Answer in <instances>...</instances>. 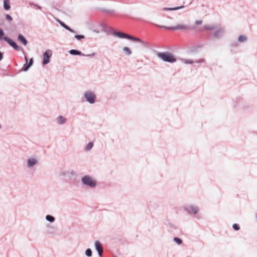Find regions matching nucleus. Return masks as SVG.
Listing matches in <instances>:
<instances>
[{
    "label": "nucleus",
    "mask_w": 257,
    "mask_h": 257,
    "mask_svg": "<svg viewBox=\"0 0 257 257\" xmlns=\"http://www.w3.org/2000/svg\"><path fill=\"white\" fill-rule=\"evenodd\" d=\"M81 182L82 185L90 189H94L97 186V181L93 176L85 175L81 177Z\"/></svg>",
    "instance_id": "obj_1"
},
{
    "label": "nucleus",
    "mask_w": 257,
    "mask_h": 257,
    "mask_svg": "<svg viewBox=\"0 0 257 257\" xmlns=\"http://www.w3.org/2000/svg\"><path fill=\"white\" fill-rule=\"evenodd\" d=\"M183 209L190 216L198 219L199 218V213L200 212V208L197 205L194 203H190L184 206Z\"/></svg>",
    "instance_id": "obj_2"
},
{
    "label": "nucleus",
    "mask_w": 257,
    "mask_h": 257,
    "mask_svg": "<svg viewBox=\"0 0 257 257\" xmlns=\"http://www.w3.org/2000/svg\"><path fill=\"white\" fill-rule=\"evenodd\" d=\"M157 56L160 59L166 62L173 63L176 61L174 55L169 52H158Z\"/></svg>",
    "instance_id": "obj_3"
},
{
    "label": "nucleus",
    "mask_w": 257,
    "mask_h": 257,
    "mask_svg": "<svg viewBox=\"0 0 257 257\" xmlns=\"http://www.w3.org/2000/svg\"><path fill=\"white\" fill-rule=\"evenodd\" d=\"M113 35L120 38H126L134 41L140 42L145 47L148 46V43L147 42L144 41L138 38L128 35L122 32H115L113 33Z\"/></svg>",
    "instance_id": "obj_4"
},
{
    "label": "nucleus",
    "mask_w": 257,
    "mask_h": 257,
    "mask_svg": "<svg viewBox=\"0 0 257 257\" xmlns=\"http://www.w3.org/2000/svg\"><path fill=\"white\" fill-rule=\"evenodd\" d=\"M83 97L85 100L91 104L95 103L96 101L97 97L95 92L90 89L84 91Z\"/></svg>",
    "instance_id": "obj_5"
},
{
    "label": "nucleus",
    "mask_w": 257,
    "mask_h": 257,
    "mask_svg": "<svg viewBox=\"0 0 257 257\" xmlns=\"http://www.w3.org/2000/svg\"><path fill=\"white\" fill-rule=\"evenodd\" d=\"M4 32L2 29L0 28V40H4L7 42L11 46L17 51H20L21 48L12 39L8 37H4Z\"/></svg>",
    "instance_id": "obj_6"
},
{
    "label": "nucleus",
    "mask_w": 257,
    "mask_h": 257,
    "mask_svg": "<svg viewBox=\"0 0 257 257\" xmlns=\"http://www.w3.org/2000/svg\"><path fill=\"white\" fill-rule=\"evenodd\" d=\"M159 27L162 28L167 29L171 30H189L194 29V28L192 26L184 24L177 25L174 27H166L163 26H159Z\"/></svg>",
    "instance_id": "obj_7"
},
{
    "label": "nucleus",
    "mask_w": 257,
    "mask_h": 257,
    "mask_svg": "<svg viewBox=\"0 0 257 257\" xmlns=\"http://www.w3.org/2000/svg\"><path fill=\"white\" fill-rule=\"evenodd\" d=\"M39 163V159L36 156L29 157L26 162V165L27 168L32 169L36 166Z\"/></svg>",
    "instance_id": "obj_8"
},
{
    "label": "nucleus",
    "mask_w": 257,
    "mask_h": 257,
    "mask_svg": "<svg viewBox=\"0 0 257 257\" xmlns=\"http://www.w3.org/2000/svg\"><path fill=\"white\" fill-rule=\"evenodd\" d=\"M52 55V51L50 50H47L43 55V64L47 65L50 62V58Z\"/></svg>",
    "instance_id": "obj_9"
},
{
    "label": "nucleus",
    "mask_w": 257,
    "mask_h": 257,
    "mask_svg": "<svg viewBox=\"0 0 257 257\" xmlns=\"http://www.w3.org/2000/svg\"><path fill=\"white\" fill-rule=\"evenodd\" d=\"M69 52L71 55H81V56H86V57L93 56H94L95 54V53H93L92 54L85 55L84 54L82 53L81 52H80L78 50H75V49L70 50Z\"/></svg>",
    "instance_id": "obj_10"
},
{
    "label": "nucleus",
    "mask_w": 257,
    "mask_h": 257,
    "mask_svg": "<svg viewBox=\"0 0 257 257\" xmlns=\"http://www.w3.org/2000/svg\"><path fill=\"white\" fill-rule=\"evenodd\" d=\"M94 246L96 250L98 252L99 255L101 256L103 253V248L101 243L98 240L95 241L94 242Z\"/></svg>",
    "instance_id": "obj_11"
},
{
    "label": "nucleus",
    "mask_w": 257,
    "mask_h": 257,
    "mask_svg": "<svg viewBox=\"0 0 257 257\" xmlns=\"http://www.w3.org/2000/svg\"><path fill=\"white\" fill-rule=\"evenodd\" d=\"M181 61L186 64H192L194 62L197 63H203L205 62V60L203 59H200L194 61L191 59H182Z\"/></svg>",
    "instance_id": "obj_12"
},
{
    "label": "nucleus",
    "mask_w": 257,
    "mask_h": 257,
    "mask_svg": "<svg viewBox=\"0 0 257 257\" xmlns=\"http://www.w3.org/2000/svg\"><path fill=\"white\" fill-rule=\"evenodd\" d=\"M56 122L59 125H63L67 122V118L63 115H58L56 118Z\"/></svg>",
    "instance_id": "obj_13"
},
{
    "label": "nucleus",
    "mask_w": 257,
    "mask_h": 257,
    "mask_svg": "<svg viewBox=\"0 0 257 257\" xmlns=\"http://www.w3.org/2000/svg\"><path fill=\"white\" fill-rule=\"evenodd\" d=\"M224 32V30L223 28H220L214 32L213 36L215 38H219L223 36Z\"/></svg>",
    "instance_id": "obj_14"
},
{
    "label": "nucleus",
    "mask_w": 257,
    "mask_h": 257,
    "mask_svg": "<svg viewBox=\"0 0 257 257\" xmlns=\"http://www.w3.org/2000/svg\"><path fill=\"white\" fill-rule=\"evenodd\" d=\"M18 40L20 41L22 44H23L24 46H26L27 45V40L25 38V37L22 34L18 35Z\"/></svg>",
    "instance_id": "obj_15"
},
{
    "label": "nucleus",
    "mask_w": 257,
    "mask_h": 257,
    "mask_svg": "<svg viewBox=\"0 0 257 257\" xmlns=\"http://www.w3.org/2000/svg\"><path fill=\"white\" fill-rule=\"evenodd\" d=\"M203 28L205 30H214L216 29L217 27L214 24H207L205 25L203 27Z\"/></svg>",
    "instance_id": "obj_16"
},
{
    "label": "nucleus",
    "mask_w": 257,
    "mask_h": 257,
    "mask_svg": "<svg viewBox=\"0 0 257 257\" xmlns=\"http://www.w3.org/2000/svg\"><path fill=\"white\" fill-rule=\"evenodd\" d=\"M57 22L59 23V24L64 28L67 30L69 32L71 33H75V31L72 30L71 28H70L69 27H68L67 25H66L65 23H64L63 22L58 20Z\"/></svg>",
    "instance_id": "obj_17"
},
{
    "label": "nucleus",
    "mask_w": 257,
    "mask_h": 257,
    "mask_svg": "<svg viewBox=\"0 0 257 257\" xmlns=\"http://www.w3.org/2000/svg\"><path fill=\"white\" fill-rule=\"evenodd\" d=\"M4 8L6 11L10 10L11 6L9 0H4Z\"/></svg>",
    "instance_id": "obj_18"
},
{
    "label": "nucleus",
    "mask_w": 257,
    "mask_h": 257,
    "mask_svg": "<svg viewBox=\"0 0 257 257\" xmlns=\"http://www.w3.org/2000/svg\"><path fill=\"white\" fill-rule=\"evenodd\" d=\"M184 8V6L177 7L175 8H164L162 10L163 11H177Z\"/></svg>",
    "instance_id": "obj_19"
},
{
    "label": "nucleus",
    "mask_w": 257,
    "mask_h": 257,
    "mask_svg": "<svg viewBox=\"0 0 257 257\" xmlns=\"http://www.w3.org/2000/svg\"><path fill=\"white\" fill-rule=\"evenodd\" d=\"M93 143L92 142H89L85 147L84 150L86 152L90 151L93 147Z\"/></svg>",
    "instance_id": "obj_20"
},
{
    "label": "nucleus",
    "mask_w": 257,
    "mask_h": 257,
    "mask_svg": "<svg viewBox=\"0 0 257 257\" xmlns=\"http://www.w3.org/2000/svg\"><path fill=\"white\" fill-rule=\"evenodd\" d=\"M247 38L245 35H240L238 38V41L239 43H243L247 41Z\"/></svg>",
    "instance_id": "obj_21"
},
{
    "label": "nucleus",
    "mask_w": 257,
    "mask_h": 257,
    "mask_svg": "<svg viewBox=\"0 0 257 257\" xmlns=\"http://www.w3.org/2000/svg\"><path fill=\"white\" fill-rule=\"evenodd\" d=\"M45 218L47 221L51 223L54 222L55 221V218L51 215H47Z\"/></svg>",
    "instance_id": "obj_22"
},
{
    "label": "nucleus",
    "mask_w": 257,
    "mask_h": 257,
    "mask_svg": "<svg viewBox=\"0 0 257 257\" xmlns=\"http://www.w3.org/2000/svg\"><path fill=\"white\" fill-rule=\"evenodd\" d=\"M123 51L125 53V54L127 56H130L132 54V51L131 50V49L127 47H123Z\"/></svg>",
    "instance_id": "obj_23"
},
{
    "label": "nucleus",
    "mask_w": 257,
    "mask_h": 257,
    "mask_svg": "<svg viewBox=\"0 0 257 257\" xmlns=\"http://www.w3.org/2000/svg\"><path fill=\"white\" fill-rule=\"evenodd\" d=\"M173 241L175 242L178 245H180L182 243V239L177 237L173 238Z\"/></svg>",
    "instance_id": "obj_24"
},
{
    "label": "nucleus",
    "mask_w": 257,
    "mask_h": 257,
    "mask_svg": "<svg viewBox=\"0 0 257 257\" xmlns=\"http://www.w3.org/2000/svg\"><path fill=\"white\" fill-rule=\"evenodd\" d=\"M100 11L102 12L108 13V14H112L114 12V10H107V9H100Z\"/></svg>",
    "instance_id": "obj_25"
},
{
    "label": "nucleus",
    "mask_w": 257,
    "mask_h": 257,
    "mask_svg": "<svg viewBox=\"0 0 257 257\" xmlns=\"http://www.w3.org/2000/svg\"><path fill=\"white\" fill-rule=\"evenodd\" d=\"M85 255L88 257H90L92 256V250L90 248H87L85 250Z\"/></svg>",
    "instance_id": "obj_26"
},
{
    "label": "nucleus",
    "mask_w": 257,
    "mask_h": 257,
    "mask_svg": "<svg viewBox=\"0 0 257 257\" xmlns=\"http://www.w3.org/2000/svg\"><path fill=\"white\" fill-rule=\"evenodd\" d=\"M74 38L77 39V40H81V39H84L85 37L84 35H76L74 36Z\"/></svg>",
    "instance_id": "obj_27"
},
{
    "label": "nucleus",
    "mask_w": 257,
    "mask_h": 257,
    "mask_svg": "<svg viewBox=\"0 0 257 257\" xmlns=\"http://www.w3.org/2000/svg\"><path fill=\"white\" fill-rule=\"evenodd\" d=\"M31 67L28 65L27 64V63H26L24 66H23V70L24 71H27L29 70V69Z\"/></svg>",
    "instance_id": "obj_28"
},
{
    "label": "nucleus",
    "mask_w": 257,
    "mask_h": 257,
    "mask_svg": "<svg viewBox=\"0 0 257 257\" xmlns=\"http://www.w3.org/2000/svg\"><path fill=\"white\" fill-rule=\"evenodd\" d=\"M6 19L8 21L11 22L13 20V18L10 15L7 14L6 15Z\"/></svg>",
    "instance_id": "obj_29"
},
{
    "label": "nucleus",
    "mask_w": 257,
    "mask_h": 257,
    "mask_svg": "<svg viewBox=\"0 0 257 257\" xmlns=\"http://www.w3.org/2000/svg\"><path fill=\"white\" fill-rule=\"evenodd\" d=\"M232 227L235 230H238L239 229V227L235 223L233 224Z\"/></svg>",
    "instance_id": "obj_30"
},
{
    "label": "nucleus",
    "mask_w": 257,
    "mask_h": 257,
    "mask_svg": "<svg viewBox=\"0 0 257 257\" xmlns=\"http://www.w3.org/2000/svg\"><path fill=\"white\" fill-rule=\"evenodd\" d=\"M195 24L197 25H200L202 24V20H196L195 22Z\"/></svg>",
    "instance_id": "obj_31"
},
{
    "label": "nucleus",
    "mask_w": 257,
    "mask_h": 257,
    "mask_svg": "<svg viewBox=\"0 0 257 257\" xmlns=\"http://www.w3.org/2000/svg\"><path fill=\"white\" fill-rule=\"evenodd\" d=\"M33 59L32 58L30 59L29 60V63L28 64L30 67H31V66H32L33 64Z\"/></svg>",
    "instance_id": "obj_32"
},
{
    "label": "nucleus",
    "mask_w": 257,
    "mask_h": 257,
    "mask_svg": "<svg viewBox=\"0 0 257 257\" xmlns=\"http://www.w3.org/2000/svg\"><path fill=\"white\" fill-rule=\"evenodd\" d=\"M3 58V54L2 53H0V61L2 60Z\"/></svg>",
    "instance_id": "obj_33"
},
{
    "label": "nucleus",
    "mask_w": 257,
    "mask_h": 257,
    "mask_svg": "<svg viewBox=\"0 0 257 257\" xmlns=\"http://www.w3.org/2000/svg\"><path fill=\"white\" fill-rule=\"evenodd\" d=\"M24 58H25V61H26V62L27 63L28 62L27 57L26 56H25Z\"/></svg>",
    "instance_id": "obj_34"
},
{
    "label": "nucleus",
    "mask_w": 257,
    "mask_h": 257,
    "mask_svg": "<svg viewBox=\"0 0 257 257\" xmlns=\"http://www.w3.org/2000/svg\"><path fill=\"white\" fill-rule=\"evenodd\" d=\"M71 174H72V175H75V172H74V171H72V172H71Z\"/></svg>",
    "instance_id": "obj_35"
},
{
    "label": "nucleus",
    "mask_w": 257,
    "mask_h": 257,
    "mask_svg": "<svg viewBox=\"0 0 257 257\" xmlns=\"http://www.w3.org/2000/svg\"><path fill=\"white\" fill-rule=\"evenodd\" d=\"M38 8L39 9H41V7H40V6H38Z\"/></svg>",
    "instance_id": "obj_36"
}]
</instances>
